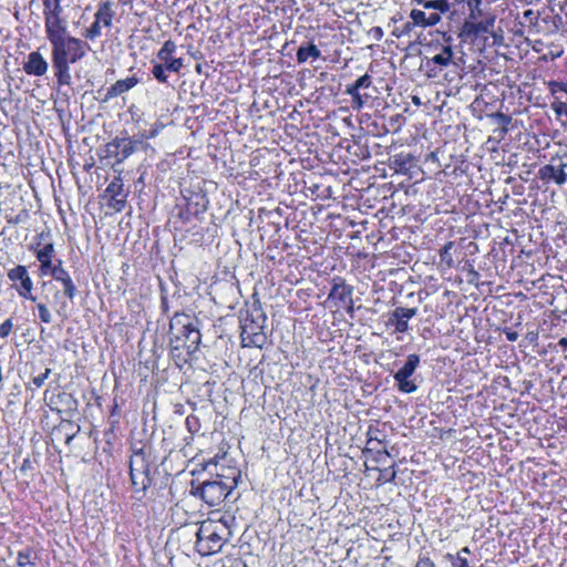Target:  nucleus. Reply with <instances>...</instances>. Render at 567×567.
Listing matches in <instances>:
<instances>
[{
	"instance_id": "1",
	"label": "nucleus",
	"mask_w": 567,
	"mask_h": 567,
	"mask_svg": "<svg viewBox=\"0 0 567 567\" xmlns=\"http://www.w3.org/2000/svg\"><path fill=\"white\" fill-rule=\"evenodd\" d=\"M52 65L60 85H69L71 82L70 64L82 60L90 45L75 37L66 35L51 43Z\"/></svg>"
},
{
	"instance_id": "2",
	"label": "nucleus",
	"mask_w": 567,
	"mask_h": 567,
	"mask_svg": "<svg viewBox=\"0 0 567 567\" xmlns=\"http://www.w3.org/2000/svg\"><path fill=\"white\" fill-rule=\"evenodd\" d=\"M230 516H221L219 519L208 518L200 523L196 533V550L202 556L219 553L231 536Z\"/></svg>"
},
{
	"instance_id": "3",
	"label": "nucleus",
	"mask_w": 567,
	"mask_h": 567,
	"mask_svg": "<svg viewBox=\"0 0 567 567\" xmlns=\"http://www.w3.org/2000/svg\"><path fill=\"white\" fill-rule=\"evenodd\" d=\"M239 478L240 471L237 467H227L212 481L198 485L192 483L190 493L200 497L209 506H218L237 487Z\"/></svg>"
},
{
	"instance_id": "4",
	"label": "nucleus",
	"mask_w": 567,
	"mask_h": 567,
	"mask_svg": "<svg viewBox=\"0 0 567 567\" xmlns=\"http://www.w3.org/2000/svg\"><path fill=\"white\" fill-rule=\"evenodd\" d=\"M171 330L177 342L176 349L183 347L188 353L197 349L200 342V332L190 321L182 322V319L176 317L171 322Z\"/></svg>"
},
{
	"instance_id": "5",
	"label": "nucleus",
	"mask_w": 567,
	"mask_h": 567,
	"mask_svg": "<svg viewBox=\"0 0 567 567\" xmlns=\"http://www.w3.org/2000/svg\"><path fill=\"white\" fill-rule=\"evenodd\" d=\"M419 364L420 357L417 354L408 355L404 365L399 369L393 377L399 391L403 393H412L416 391L417 386L414 381L410 379V377L415 372Z\"/></svg>"
},
{
	"instance_id": "6",
	"label": "nucleus",
	"mask_w": 567,
	"mask_h": 567,
	"mask_svg": "<svg viewBox=\"0 0 567 567\" xmlns=\"http://www.w3.org/2000/svg\"><path fill=\"white\" fill-rule=\"evenodd\" d=\"M567 158L560 156L553 157L550 163L544 165L538 171V176L544 182L553 181L557 185H564L567 182Z\"/></svg>"
},
{
	"instance_id": "7",
	"label": "nucleus",
	"mask_w": 567,
	"mask_h": 567,
	"mask_svg": "<svg viewBox=\"0 0 567 567\" xmlns=\"http://www.w3.org/2000/svg\"><path fill=\"white\" fill-rule=\"evenodd\" d=\"M8 278L13 282H20V286L17 287V292L20 297L33 302L37 301V297L32 295L33 282L25 266L19 265L10 269L8 271Z\"/></svg>"
},
{
	"instance_id": "8",
	"label": "nucleus",
	"mask_w": 567,
	"mask_h": 567,
	"mask_svg": "<svg viewBox=\"0 0 567 567\" xmlns=\"http://www.w3.org/2000/svg\"><path fill=\"white\" fill-rule=\"evenodd\" d=\"M262 329V324L246 318L241 324V339L244 344L246 347L262 348L267 340Z\"/></svg>"
},
{
	"instance_id": "9",
	"label": "nucleus",
	"mask_w": 567,
	"mask_h": 567,
	"mask_svg": "<svg viewBox=\"0 0 567 567\" xmlns=\"http://www.w3.org/2000/svg\"><path fill=\"white\" fill-rule=\"evenodd\" d=\"M136 144V141L128 137H115L105 146L106 156L116 157L122 163L135 152Z\"/></svg>"
},
{
	"instance_id": "10",
	"label": "nucleus",
	"mask_w": 567,
	"mask_h": 567,
	"mask_svg": "<svg viewBox=\"0 0 567 567\" xmlns=\"http://www.w3.org/2000/svg\"><path fill=\"white\" fill-rule=\"evenodd\" d=\"M44 28L50 44L69 35L68 22L64 18L44 17Z\"/></svg>"
},
{
	"instance_id": "11",
	"label": "nucleus",
	"mask_w": 567,
	"mask_h": 567,
	"mask_svg": "<svg viewBox=\"0 0 567 567\" xmlns=\"http://www.w3.org/2000/svg\"><path fill=\"white\" fill-rule=\"evenodd\" d=\"M416 308L398 307L391 316L390 322L395 326V331L404 333L409 330V320L416 316Z\"/></svg>"
},
{
	"instance_id": "12",
	"label": "nucleus",
	"mask_w": 567,
	"mask_h": 567,
	"mask_svg": "<svg viewBox=\"0 0 567 567\" xmlns=\"http://www.w3.org/2000/svg\"><path fill=\"white\" fill-rule=\"evenodd\" d=\"M51 275L56 281L62 282L64 287V295L70 300H73V298L76 296V287L68 271L62 267L61 260H59L58 265H54Z\"/></svg>"
},
{
	"instance_id": "13",
	"label": "nucleus",
	"mask_w": 567,
	"mask_h": 567,
	"mask_svg": "<svg viewBox=\"0 0 567 567\" xmlns=\"http://www.w3.org/2000/svg\"><path fill=\"white\" fill-rule=\"evenodd\" d=\"M27 74L41 76L48 71V62L37 51L29 53L27 62L23 64Z\"/></svg>"
},
{
	"instance_id": "14",
	"label": "nucleus",
	"mask_w": 567,
	"mask_h": 567,
	"mask_svg": "<svg viewBox=\"0 0 567 567\" xmlns=\"http://www.w3.org/2000/svg\"><path fill=\"white\" fill-rule=\"evenodd\" d=\"M352 292L353 288L347 285L343 280H340L339 282L333 284V287L329 293V298L349 306V309L352 310Z\"/></svg>"
},
{
	"instance_id": "15",
	"label": "nucleus",
	"mask_w": 567,
	"mask_h": 567,
	"mask_svg": "<svg viewBox=\"0 0 567 567\" xmlns=\"http://www.w3.org/2000/svg\"><path fill=\"white\" fill-rule=\"evenodd\" d=\"M410 18L415 25L427 28L434 27L441 21V14L439 12H430L429 14L419 9H412L410 12Z\"/></svg>"
},
{
	"instance_id": "16",
	"label": "nucleus",
	"mask_w": 567,
	"mask_h": 567,
	"mask_svg": "<svg viewBox=\"0 0 567 567\" xmlns=\"http://www.w3.org/2000/svg\"><path fill=\"white\" fill-rule=\"evenodd\" d=\"M113 7L114 4L110 0L101 2L96 12L94 13V19L97 20L103 27L111 28L113 18L115 16Z\"/></svg>"
},
{
	"instance_id": "17",
	"label": "nucleus",
	"mask_w": 567,
	"mask_h": 567,
	"mask_svg": "<svg viewBox=\"0 0 567 567\" xmlns=\"http://www.w3.org/2000/svg\"><path fill=\"white\" fill-rule=\"evenodd\" d=\"M138 83V79L136 76H130L123 80H117L114 84H112L106 91V97L113 99L122 95L123 93L130 91Z\"/></svg>"
},
{
	"instance_id": "18",
	"label": "nucleus",
	"mask_w": 567,
	"mask_h": 567,
	"mask_svg": "<svg viewBox=\"0 0 567 567\" xmlns=\"http://www.w3.org/2000/svg\"><path fill=\"white\" fill-rule=\"evenodd\" d=\"M132 486L135 493H144L151 485L150 472H130Z\"/></svg>"
},
{
	"instance_id": "19",
	"label": "nucleus",
	"mask_w": 567,
	"mask_h": 567,
	"mask_svg": "<svg viewBox=\"0 0 567 567\" xmlns=\"http://www.w3.org/2000/svg\"><path fill=\"white\" fill-rule=\"evenodd\" d=\"M454 51L451 45H442L440 52L431 58V62L441 68H446L453 63Z\"/></svg>"
},
{
	"instance_id": "20",
	"label": "nucleus",
	"mask_w": 567,
	"mask_h": 567,
	"mask_svg": "<svg viewBox=\"0 0 567 567\" xmlns=\"http://www.w3.org/2000/svg\"><path fill=\"white\" fill-rule=\"evenodd\" d=\"M320 55V50L313 43H310L308 45H301L296 54L298 63H305L310 58L315 60L319 59Z\"/></svg>"
},
{
	"instance_id": "21",
	"label": "nucleus",
	"mask_w": 567,
	"mask_h": 567,
	"mask_svg": "<svg viewBox=\"0 0 567 567\" xmlns=\"http://www.w3.org/2000/svg\"><path fill=\"white\" fill-rule=\"evenodd\" d=\"M150 472V464L146 461L145 453L143 451L135 452L130 461V472Z\"/></svg>"
},
{
	"instance_id": "22",
	"label": "nucleus",
	"mask_w": 567,
	"mask_h": 567,
	"mask_svg": "<svg viewBox=\"0 0 567 567\" xmlns=\"http://www.w3.org/2000/svg\"><path fill=\"white\" fill-rule=\"evenodd\" d=\"M423 8L425 10H433V12H439L442 14L450 11V3L447 0H427L423 3Z\"/></svg>"
},
{
	"instance_id": "23",
	"label": "nucleus",
	"mask_w": 567,
	"mask_h": 567,
	"mask_svg": "<svg viewBox=\"0 0 567 567\" xmlns=\"http://www.w3.org/2000/svg\"><path fill=\"white\" fill-rule=\"evenodd\" d=\"M175 51H176V44L173 41L167 40L164 42L163 47L158 51L157 58L162 62L166 63V62H168V60L173 59L172 55Z\"/></svg>"
},
{
	"instance_id": "24",
	"label": "nucleus",
	"mask_w": 567,
	"mask_h": 567,
	"mask_svg": "<svg viewBox=\"0 0 567 567\" xmlns=\"http://www.w3.org/2000/svg\"><path fill=\"white\" fill-rule=\"evenodd\" d=\"M123 183L120 177L114 178L106 187L105 193L110 196V199H115L123 195Z\"/></svg>"
},
{
	"instance_id": "25",
	"label": "nucleus",
	"mask_w": 567,
	"mask_h": 567,
	"mask_svg": "<svg viewBox=\"0 0 567 567\" xmlns=\"http://www.w3.org/2000/svg\"><path fill=\"white\" fill-rule=\"evenodd\" d=\"M53 254H54V246H53V244L50 243V244L44 245L43 248H41L40 250H38L37 259L40 262L52 261Z\"/></svg>"
},
{
	"instance_id": "26",
	"label": "nucleus",
	"mask_w": 567,
	"mask_h": 567,
	"mask_svg": "<svg viewBox=\"0 0 567 567\" xmlns=\"http://www.w3.org/2000/svg\"><path fill=\"white\" fill-rule=\"evenodd\" d=\"M102 24L94 19L93 23L90 25V28L85 29L83 32V37L89 40H95L102 34Z\"/></svg>"
},
{
	"instance_id": "27",
	"label": "nucleus",
	"mask_w": 567,
	"mask_h": 567,
	"mask_svg": "<svg viewBox=\"0 0 567 567\" xmlns=\"http://www.w3.org/2000/svg\"><path fill=\"white\" fill-rule=\"evenodd\" d=\"M494 22H495V19L491 18L486 21H481V22L476 23L473 27V29L476 33H488L492 31V29L494 27Z\"/></svg>"
},
{
	"instance_id": "28",
	"label": "nucleus",
	"mask_w": 567,
	"mask_h": 567,
	"mask_svg": "<svg viewBox=\"0 0 567 567\" xmlns=\"http://www.w3.org/2000/svg\"><path fill=\"white\" fill-rule=\"evenodd\" d=\"M379 433L378 430L373 431V430H369L368 432V435H369V440L367 442L368 444V451H372V450H375L377 449V445H381L383 443V439H380L377 434Z\"/></svg>"
},
{
	"instance_id": "29",
	"label": "nucleus",
	"mask_w": 567,
	"mask_h": 567,
	"mask_svg": "<svg viewBox=\"0 0 567 567\" xmlns=\"http://www.w3.org/2000/svg\"><path fill=\"white\" fill-rule=\"evenodd\" d=\"M38 311H39V318L44 323H51L52 322V315L50 310L48 309L47 305L43 302H39L37 305Z\"/></svg>"
},
{
	"instance_id": "30",
	"label": "nucleus",
	"mask_w": 567,
	"mask_h": 567,
	"mask_svg": "<svg viewBox=\"0 0 567 567\" xmlns=\"http://www.w3.org/2000/svg\"><path fill=\"white\" fill-rule=\"evenodd\" d=\"M166 68L163 64H155L152 68L153 76L161 83L167 82V75L165 73Z\"/></svg>"
},
{
	"instance_id": "31",
	"label": "nucleus",
	"mask_w": 567,
	"mask_h": 567,
	"mask_svg": "<svg viewBox=\"0 0 567 567\" xmlns=\"http://www.w3.org/2000/svg\"><path fill=\"white\" fill-rule=\"evenodd\" d=\"M17 564L20 567L32 565V553L30 550L19 551L17 557Z\"/></svg>"
},
{
	"instance_id": "32",
	"label": "nucleus",
	"mask_w": 567,
	"mask_h": 567,
	"mask_svg": "<svg viewBox=\"0 0 567 567\" xmlns=\"http://www.w3.org/2000/svg\"><path fill=\"white\" fill-rule=\"evenodd\" d=\"M63 9L61 7L60 0H53V7L48 11H44V17L50 18H62Z\"/></svg>"
},
{
	"instance_id": "33",
	"label": "nucleus",
	"mask_w": 567,
	"mask_h": 567,
	"mask_svg": "<svg viewBox=\"0 0 567 567\" xmlns=\"http://www.w3.org/2000/svg\"><path fill=\"white\" fill-rule=\"evenodd\" d=\"M51 373V369L47 368L43 373L35 375L32 378V383L35 385V388H41L45 383V380L49 378Z\"/></svg>"
},
{
	"instance_id": "34",
	"label": "nucleus",
	"mask_w": 567,
	"mask_h": 567,
	"mask_svg": "<svg viewBox=\"0 0 567 567\" xmlns=\"http://www.w3.org/2000/svg\"><path fill=\"white\" fill-rule=\"evenodd\" d=\"M482 0H468L467 6L471 10V18L475 19L481 14Z\"/></svg>"
},
{
	"instance_id": "35",
	"label": "nucleus",
	"mask_w": 567,
	"mask_h": 567,
	"mask_svg": "<svg viewBox=\"0 0 567 567\" xmlns=\"http://www.w3.org/2000/svg\"><path fill=\"white\" fill-rule=\"evenodd\" d=\"M165 68L172 72H178L183 68L182 59H171L165 63Z\"/></svg>"
},
{
	"instance_id": "36",
	"label": "nucleus",
	"mask_w": 567,
	"mask_h": 567,
	"mask_svg": "<svg viewBox=\"0 0 567 567\" xmlns=\"http://www.w3.org/2000/svg\"><path fill=\"white\" fill-rule=\"evenodd\" d=\"M13 328L12 319H7L0 324V337L6 338L10 334Z\"/></svg>"
},
{
	"instance_id": "37",
	"label": "nucleus",
	"mask_w": 567,
	"mask_h": 567,
	"mask_svg": "<svg viewBox=\"0 0 567 567\" xmlns=\"http://www.w3.org/2000/svg\"><path fill=\"white\" fill-rule=\"evenodd\" d=\"M354 84L357 85V87L360 90V89H367L369 87L371 84H372V79L369 74H364L362 76H360L355 82Z\"/></svg>"
},
{
	"instance_id": "38",
	"label": "nucleus",
	"mask_w": 567,
	"mask_h": 567,
	"mask_svg": "<svg viewBox=\"0 0 567 567\" xmlns=\"http://www.w3.org/2000/svg\"><path fill=\"white\" fill-rule=\"evenodd\" d=\"M126 200L123 197L118 198L115 197V199H111L110 206L113 207L116 212H122L125 207Z\"/></svg>"
},
{
	"instance_id": "39",
	"label": "nucleus",
	"mask_w": 567,
	"mask_h": 567,
	"mask_svg": "<svg viewBox=\"0 0 567 567\" xmlns=\"http://www.w3.org/2000/svg\"><path fill=\"white\" fill-rule=\"evenodd\" d=\"M551 109L558 114H567V104L565 102H554L551 104Z\"/></svg>"
},
{
	"instance_id": "40",
	"label": "nucleus",
	"mask_w": 567,
	"mask_h": 567,
	"mask_svg": "<svg viewBox=\"0 0 567 567\" xmlns=\"http://www.w3.org/2000/svg\"><path fill=\"white\" fill-rule=\"evenodd\" d=\"M164 127L163 124L161 123H156L154 125V127L152 130H150V132L147 134H144L143 137L145 138H154L158 133L159 131Z\"/></svg>"
},
{
	"instance_id": "41",
	"label": "nucleus",
	"mask_w": 567,
	"mask_h": 567,
	"mask_svg": "<svg viewBox=\"0 0 567 567\" xmlns=\"http://www.w3.org/2000/svg\"><path fill=\"white\" fill-rule=\"evenodd\" d=\"M40 271H41V275L45 276V275H51V271H52V268L54 267L52 265V261H44V262H40Z\"/></svg>"
},
{
	"instance_id": "42",
	"label": "nucleus",
	"mask_w": 567,
	"mask_h": 567,
	"mask_svg": "<svg viewBox=\"0 0 567 567\" xmlns=\"http://www.w3.org/2000/svg\"><path fill=\"white\" fill-rule=\"evenodd\" d=\"M362 95L359 93L358 95L352 97V107L355 110H360L363 106Z\"/></svg>"
},
{
	"instance_id": "43",
	"label": "nucleus",
	"mask_w": 567,
	"mask_h": 567,
	"mask_svg": "<svg viewBox=\"0 0 567 567\" xmlns=\"http://www.w3.org/2000/svg\"><path fill=\"white\" fill-rule=\"evenodd\" d=\"M415 567H436L435 564L430 558H421Z\"/></svg>"
},
{
	"instance_id": "44",
	"label": "nucleus",
	"mask_w": 567,
	"mask_h": 567,
	"mask_svg": "<svg viewBox=\"0 0 567 567\" xmlns=\"http://www.w3.org/2000/svg\"><path fill=\"white\" fill-rule=\"evenodd\" d=\"M346 94L350 95L351 97L355 96L359 94V89L357 87V85L353 83L351 85H348L346 87Z\"/></svg>"
},
{
	"instance_id": "45",
	"label": "nucleus",
	"mask_w": 567,
	"mask_h": 567,
	"mask_svg": "<svg viewBox=\"0 0 567 567\" xmlns=\"http://www.w3.org/2000/svg\"><path fill=\"white\" fill-rule=\"evenodd\" d=\"M496 117L502 123V125H509V123L512 122V117L503 113H497Z\"/></svg>"
},
{
	"instance_id": "46",
	"label": "nucleus",
	"mask_w": 567,
	"mask_h": 567,
	"mask_svg": "<svg viewBox=\"0 0 567 567\" xmlns=\"http://www.w3.org/2000/svg\"><path fill=\"white\" fill-rule=\"evenodd\" d=\"M504 333L508 341H516L518 339V333L514 330L505 329Z\"/></svg>"
},
{
	"instance_id": "47",
	"label": "nucleus",
	"mask_w": 567,
	"mask_h": 567,
	"mask_svg": "<svg viewBox=\"0 0 567 567\" xmlns=\"http://www.w3.org/2000/svg\"><path fill=\"white\" fill-rule=\"evenodd\" d=\"M56 315L62 319H65L68 317L65 303L60 305V307L56 309Z\"/></svg>"
},
{
	"instance_id": "48",
	"label": "nucleus",
	"mask_w": 567,
	"mask_h": 567,
	"mask_svg": "<svg viewBox=\"0 0 567 567\" xmlns=\"http://www.w3.org/2000/svg\"><path fill=\"white\" fill-rule=\"evenodd\" d=\"M453 246V243H447L443 246V248L441 249V256L443 257L445 254L449 252V250L452 248Z\"/></svg>"
},
{
	"instance_id": "49",
	"label": "nucleus",
	"mask_w": 567,
	"mask_h": 567,
	"mask_svg": "<svg viewBox=\"0 0 567 567\" xmlns=\"http://www.w3.org/2000/svg\"><path fill=\"white\" fill-rule=\"evenodd\" d=\"M389 452L384 449L383 451H378L377 461L381 462L383 456H389Z\"/></svg>"
},
{
	"instance_id": "50",
	"label": "nucleus",
	"mask_w": 567,
	"mask_h": 567,
	"mask_svg": "<svg viewBox=\"0 0 567 567\" xmlns=\"http://www.w3.org/2000/svg\"><path fill=\"white\" fill-rule=\"evenodd\" d=\"M44 11L53 7V0H43Z\"/></svg>"
},
{
	"instance_id": "51",
	"label": "nucleus",
	"mask_w": 567,
	"mask_h": 567,
	"mask_svg": "<svg viewBox=\"0 0 567 567\" xmlns=\"http://www.w3.org/2000/svg\"><path fill=\"white\" fill-rule=\"evenodd\" d=\"M458 561H460V566L458 567H470L467 559L466 558H462L460 555H458Z\"/></svg>"
},
{
	"instance_id": "52",
	"label": "nucleus",
	"mask_w": 567,
	"mask_h": 567,
	"mask_svg": "<svg viewBox=\"0 0 567 567\" xmlns=\"http://www.w3.org/2000/svg\"><path fill=\"white\" fill-rule=\"evenodd\" d=\"M561 348H567V338H561L558 342Z\"/></svg>"
},
{
	"instance_id": "53",
	"label": "nucleus",
	"mask_w": 567,
	"mask_h": 567,
	"mask_svg": "<svg viewBox=\"0 0 567 567\" xmlns=\"http://www.w3.org/2000/svg\"><path fill=\"white\" fill-rule=\"evenodd\" d=\"M501 132L503 135L506 134L508 132V125H503Z\"/></svg>"
},
{
	"instance_id": "54",
	"label": "nucleus",
	"mask_w": 567,
	"mask_h": 567,
	"mask_svg": "<svg viewBox=\"0 0 567 567\" xmlns=\"http://www.w3.org/2000/svg\"><path fill=\"white\" fill-rule=\"evenodd\" d=\"M463 553V554H470V548L468 547H464L461 549L460 554Z\"/></svg>"
},
{
	"instance_id": "55",
	"label": "nucleus",
	"mask_w": 567,
	"mask_h": 567,
	"mask_svg": "<svg viewBox=\"0 0 567 567\" xmlns=\"http://www.w3.org/2000/svg\"><path fill=\"white\" fill-rule=\"evenodd\" d=\"M416 4L419 6H422L423 7V3L426 2L427 0H413Z\"/></svg>"
},
{
	"instance_id": "56",
	"label": "nucleus",
	"mask_w": 567,
	"mask_h": 567,
	"mask_svg": "<svg viewBox=\"0 0 567 567\" xmlns=\"http://www.w3.org/2000/svg\"><path fill=\"white\" fill-rule=\"evenodd\" d=\"M196 71L200 72V65L199 64L196 65Z\"/></svg>"
},
{
	"instance_id": "57",
	"label": "nucleus",
	"mask_w": 567,
	"mask_h": 567,
	"mask_svg": "<svg viewBox=\"0 0 567 567\" xmlns=\"http://www.w3.org/2000/svg\"><path fill=\"white\" fill-rule=\"evenodd\" d=\"M395 477V472H392L391 478L393 480Z\"/></svg>"
}]
</instances>
